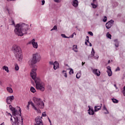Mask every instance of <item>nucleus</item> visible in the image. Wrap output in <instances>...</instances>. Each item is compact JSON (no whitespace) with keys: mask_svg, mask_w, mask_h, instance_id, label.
<instances>
[{"mask_svg":"<svg viewBox=\"0 0 125 125\" xmlns=\"http://www.w3.org/2000/svg\"><path fill=\"white\" fill-rule=\"evenodd\" d=\"M81 74L80 73H78L76 75L77 79H80L81 78Z\"/></svg>","mask_w":125,"mask_h":125,"instance_id":"29","label":"nucleus"},{"mask_svg":"<svg viewBox=\"0 0 125 125\" xmlns=\"http://www.w3.org/2000/svg\"><path fill=\"white\" fill-rule=\"evenodd\" d=\"M93 72L94 75H96L97 77H99V76H100V71L98 69H94L93 70Z\"/></svg>","mask_w":125,"mask_h":125,"instance_id":"14","label":"nucleus"},{"mask_svg":"<svg viewBox=\"0 0 125 125\" xmlns=\"http://www.w3.org/2000/svg\"><path fill=\"white\" fill-rule=\"evenodd\" d=\"M3 70H4L7 73H9V70H8V67L6 66H3L2 67Z\"/></svg>","mask_w":125,"mask_h":125,"instance_id":"20","label":"nucleus"},{"mask_svg":"<svg viewBox=\"0 0 125 125\" xmlns=\"http://www.w3.org/2000/svg\"><path fill=\"white\" fill-rule=\"evenodd\" d=\"M49 64H50V65H53V64H54V63H53V62H50Z\"/></svg>","mask_w":125,"mask_h":125,"instance_id":"39","label":"nucleus"},{"mask_svg":"<svg viewBox=\"0 0 125 125\" xmlns=\"http://www.w3.org/2000/svg\"><path fill=\"white\" fill-rule=\"evenodd\" d=\"M35 122L37 125H43V124L42 123V118L40 117H37L35 119Z\"/></svg>","mask_w":125,"mask_h":125,"instance_id":"8","label":"nucleus"},{"mask_svg":"<svg viewBox=\"0 0 125 125\" xmlns=\"http://www.w3.org/2000/svg\"><path fill=\"white\" fill-rule=\"evenodd\" d=\"M101 109V106H95V112H97V111H99Z\"/></svg>","mask_w":125,"mask_h":125,"instance_id":"21","label":"nucleus"},{"mask_svg":"<svg viewBox=\"0 0 125 125\" xmlns=\"http://www.w3.org/2000/svg\"><path fill=\"white\" fill-rule=\"evenodd\" d=\"M112 101L113 103H119V101L116 99H112Z\"/></svg>","mask_w":125,"mask_h":125,"instance_id":"26","label":"nucleus"},{"mask_svg":"<svg viewBox=\"0 0 125 125\" xmlns=\"http://www.w3.org/2000/svg\"><path fill=\"white\" fill-rule=\"evenodd\" d=\"M89 109H88V114L89 115H94V110H93V108H90V106H88Z\"/></svg>","mask_w":125,"mask_h":125,"instance_id":"15","label":"nucleus"},{"mask_svg":"<svg viewBox=\"0 0 125 125\" xmlns=\"http://www.w3.org/2000/svg\"><path fill=\"white\" fill-rule=\"evenodd\" d=\"M107 73L108 74V76H109V77H111L112 75V70H111V67L107 66Z\"/></svg>","mask_w":125,"mask_h":125,"instance_id":"13","label":"nucleus"},{"mask_svg":"<svg viewBox=\"0 0 125 125\" xmlns=\"http://www.w3.org/2000/svg\"><path fill=\"white\" fill-rule=\"evenodd\" d=\"M73 50H74L75 52H78V46L77 45H73Z\"/></svg>","mask_w":125,"mask_h":125,"instance_id":"18","label":"nucleus"},{"mask_svg":"<svg viewBox=\"0 0 125 125\" xmlns=\"http://www.w3.org/2000/svg\"><path fill=\"white\" fill-rule=\"evenodd\" d=\"M114 86H116V85H114Z\"/></svg>","mask_w":125,"mask_h":125,"instance_id":"53","label":"nucleus"},{"mask_svg":"<svg viewBox=\"0 0 125 125\" xmlns=\"http://www.w3.org/2000/svg\"><path fill=\"white\" fill-rule=\"evenodd\" d=\"M94 3H95L94 2H93L91 4L93 8H96V7H97V5H96Z\"/></svg>","mask_w":125,"mask_h":125,"instance_id":"27","label":"nucleus"},{"mask_svg":"<svg viewBox=\"0 0 125 125\" xmlns=\"http://www.w3.org/2000/svg\"><path fill=\"white\" fill-rule=\"evenodd\" d=\"M42 5H43L44 3H45V1H44V0H42Z\"/></svg>","mask_w":125,"mask_h":125,"instance_id":"38","label":"nucleus"},{"mask_svg":"<svg viewBox=\"0 0 125 125\" xmlns=\"http://www.w3.org/2000/svg\"><path fill=\"white\" fill-rule=\"evenodd\" d=\"M93 2H94V3H95V2H96V0H93Z\"/></svg>","mask_w":125,"mask_h":125,"instance_id":"45","label":"nucleus"},{"mask_svg":"<svg viewBox=\"0 0 125 125\" xmlns=\"http://www.w3.org/2000/svg\"><path fill=\"white\" fill-rule=\"evenodd\" d=\"M30 104H31L32 109H34V110H35L38 113H41V110H40V109H39L38 107H36V105H35V104H34V103H33L32 102H29L28 103V105L27 106V108L28 110L30 109V106H29Z\"/></svg>","mask_w":125,"mask_h":125,"instance_id":"7","label":"nucleus"},{"mask_svg":"<svg viewBox=\"0 0 125 125\" xmlns=\"http://www.w3.org/2000/svg\"><path fill=\"white\" fill-rule=\"evenodd\" d=\"M35 39H33L31 42L30 43H32L33 47L34 48H38L39 45H38V42H35Z\"/></svg>","mask_w":125,"mask_h":125,"instance_id":"11","label":"nucleus"},{"mask_svg":"<svg viewBox=\"0 0 125 125\" xmlns=\"http://www.w3.org/2000/svg\"><path fill=\"white\" fill-rule=\"evenodd\" d=\"M72 5L74 7L77 8L79 6V1L78 0H73L72 1Z\"/></svg>","mask_w":125,"mask_h":125,"instance_id":"12","label":"nucleus"},{"mask_svg":"<svg viewBox=\"0 0 125 125\" xmlns=\"http://www.w3.org/2000/svg\"><path fill=\"white\" fill-rule=\"evenodd\" d=\"M103 21H104V22H106V21H107V17L104 16Z\"/></svg>","mask_w":125,"mask_h":125,"instance_id":"34","label":"nucleus"},{"mask_svg":"<svg viewBox=\"0 0 125 125\" xmlns=\"http://www.w3.org/2000/svg\"><path fill=\"white\" fill-rule=\"evenodd\" d=\"M54 30H57V26L55 25L53 28L51 30V31H53Z\"/></svg>","mask_w":125,"mask_h":125,"instance_id":"33","label":"nucleus"},{"mask_svg":"<svg viewBox=\"0 0 125 125\" xmlns=\"http://www.w3.org/2000/svg\"><path fill=\"white\" fill-rule=\"evenodd\" d=\"M94 54H95V51H94V49L93 48L92 49V51L91 53V57H93L94 56Z\"/></svg>","mask_w":125,"mask_h":125,"instance_id":"23","label":"nucleus"},{"mask_svg":"<svg viewBox=\"0 0 125 125\" xmlns=\"http://www.w3.org/2000/svg\"><path fill=\"white\" fill-rule=\"evenodd\" d=\"M41 60V55L38 53L34 54L33 55V58L30 59L29 62L28 63L31 66H33V65H35L38 62H40Z\"/></svg>","mask_w":125,"mask_h":125,"instance_id":"6","label":"nucleus"},{"mask_svg":"<svg viewBox=\"0 0 125 125\" xmlns=\"http://www.w3.org/2000/svg\"><path fill=\"white\" fill-rule=\"evenodd\" d=\"M42 117H46V114L45 113V112L42 113Z\"/></svg>","mask_w":125,"mask_h":125,"instance_id":"35","label":"nucleus"},{"mask_svg":"<svg viewBox=\"0 0 125 125\" xmlns=\"http://www.w3.org/2000/svg\"><path fill=\"white\" fill-rule=\"evenodd\" d=\"M113 23H114V21L112 20L107 22L105 24L106 29H110V28L113 26Z\"/></svg>","mask_w":125,"mask_h":125,"instance_id":"10","label":"nucleus"},{"mask_svg":"<svg viewBox=\"0 0 125 125\" xmlns=\"http://www.w3.org/2000/svg\"><path fill=\"white\" fill-rule=\"evenodd\" d=\"M62 74H63L64 77H65V78H67V72H66V71H63Z\"/></svg>","mask_w":125,"mask_h":125,"instance_id":"28","label":"nucleus"},{"mask_svg":"<svg viewBox=\"0 0 125 125\" xmlns=\"http://www.w3.org/2000/svg\"><path fill=\"white\" fill-rule=\"evenodd\" d=\"M115 46H116V47H119V43H116Z\"/></svg>","mask_w":125,"mask_h":125,"instance_id":"40","label":"nucleus"},{"mask_svg":"<svg viewBox=\"0 0 125 125\" xmlns=\"http://www.w3.org/2000/svg\"><path fill=\"white\" fill-rule=\"evenodd\" d=\"M28 30H29V26L24 23L21 24H17L15 26V34L17 36L22 37L24 35L27 34Z\"/></svg>","mask_w":125,"mask_h":125,"instance_id":"3","label":"nucleus"},{"mask_svg":"<svg viewBox=\"0 0 125 125\" xmlns=\"http://www.w3.org/2000/svg\"><path fill=\"white\" fill-rule=\"evenodd\" d=\"M33 101L35 104V106L39 109H43L44 108V104L43 102L42 101L41 98H37V97H34L33 98Z\"/></svg>","mask_w":125,"mask_h":125,"instance_id":"5","label":"nucleus"},{"mask_svg":"<svg viewBox=\"0 0 125 125\" xmlns=\"http://www.w3.org/2000/svg\"><path fill=\"white\" fill-rule=\"evenodd\" d=\"M103 108L104 110L106 111V113H105V114H109V111H108V110H107V108H106V106L105 105H104Z\"/></svg>","mask_w":125,"mask_h":125,"instance_id":"31","label":"nucleus"},{"mask_svg":"<svg viewBox=\"0 0 125 125\" xmlns=\"http://www.w3.org/2000/svg\"><path fill=\"white\" fill-rule=\"evenodd\" d=\"M14 100V96H9L6 99V102L7 104H11L12 101Z\"/></svg>","mask_w":125,"mask_h":125,"instance_id":"9","label":"nucleus"},{"mask_svg":"<svg viewBox=\"0 0 125 125\" xmlns=\"http://www.w3.org/2000/svg\"><path fill=\"white\" fill-rule=\"evenodd\" d=\"M110 63H111V61L109 60L108 61V64H110Z\"/></svg>","mask_w":125,"mask_h":125,"instance_id":"48","label":"nucleus"},{"mask_svg":"<svg viewBox=\"0 0 125 125\" xmlns=\"http://www.w3.org/2000/svg\"><path fill=\"white\" fill-rule=\"evenodd\" d=\"M35 125H38V124H35Z\"/></svg>","mask_w":125,"mask_h":125,"instance_id":"52","label":"nucleus"},{"mask_svg":"<svg viewBox=\"0 0 125 125\" xmlns=\"http://www.w3.org/2000/svg\"><path fill=\"white\" fill-rule=\"evenodd\" d=\"M7 11H8V13H9V10L8 9V8L6 9Z\"/></svg>","mask_w":125,"mask_h":125,"instance_id":"47","label":"nucleus"},{"mask_svg":"<svg viewBox=\"0 0 125 125\" xmlns=\"http://www.w3.org/2000/svg\"><path fill=\"white\" fill-rule=\"evenodd\" d=\"M10 110L12 111V114L9 113V116H11L10 121L12 125H23V118L21 116V109L20 108L19 110H17L15 108L12 107V105H9Z\"/></svg>","mask_w":125,"mask_h":125,"instance_id":"1","label":"nucleus"},{"mask_svg":"<svg viewBox=\"0 0 125 125\" xmlns=\"http://www.w3.org/2000/svg\"><path fill=\"white\" fill-rule=\"evenodd\" d=\"M61 36L62 38H64L65 39H69V37L66 36L65 34H61Z\"/></svg>","mask_w":125,"mask_h":125,"instance_id":"32","label":"nucleus"},{"mask_svg":"<svg viewBox=\"0 0 125 125\" xmlns=\"http://www.w3.org/2000/svg\"><path fill=\"white\" fill-rule=\"evenodd\" d=\"M0 125H4V122H3L2 124H1Z\"/></svg>","mask_w":125,"mask_h":125,"instance_id":"49","label":"nucleus"},{"mask_svg":"<svg viewBox=\"0 0 125 125\" xmlns=\"http://www.w3.org/2000/svg\"><path fill=\"white\" fill-rule=\"evenodd\" d=\"M7 1H11L12 0H7Z\"/></svg>","mask_w":125,"mask_h":125,"instance_id":"50","label":"nucleus"},{"mask_svg":"<svg viewBox=\"0 0 125 125\" xmlns=\"http://www.w3.org/2000/svg\"><path fill=\"white\" fill-rule=\"evenodd\" d=\"M98 57H99L98 56H97L96 58H98Z\"/></svg>","mask_w":125,"mask_h":125,"instance_id":"51","label":"nucleus"},{"mask_svg":"<svg viewBox=\"0 0 125 125\" xmlns=\"http://www.w3.org/2000/svg\"><path fill=\"white\" fill-rule=\"evenodd\" d=\"M69 70V75H72V74H74V70H73V69L70 68Z\"/></svg>","mask_w":125,"mask_h":125,"instance_id":"30","label":"nucleus"},{"mask_svg":"<svg viewBox=\"0 0 125 125\" xmlns=\"http://www.w3.org/2000/svg\"><path fill=\"white\" fill-rule=\"evenodd\" d=\"M86 40H85V44H86V45H87V42H88V43H89V46H92V44H91V43L89 42V37H88V36H86Z\"/></svg>","mask_w":125,"mask_h":125,"instance_id":"16","label":"nucleus"},{"mask_svg":"<svg viewBox=\"0 0 125 125\" xmlns=\"http://www.w3.org/2000/svg\"><path fill=\"white\" fill-rule=\"evenodd\" d=\"M88 33L89 35H90V36H93V33H92V32L89 31Z\"/></svg>","mask_w":125,"mask_h":125,"instance_id":"36","label":"nucleus"},{"mask_svg":"<svg viewBox=\"0 0 125 125\" xmlns=\"http://www.w3.org/2000/svg\"><path fill=\"white\" fill-rule=\"evenodd\" d=\"M54 70H56L58 68H59V63L57 62H54Z\"/></svg>","mask_w":125,"mask_h":125,"instance_id":"17","label":"nucleus"},{"mask_svg":"<svg viewBox=\"0 0 125 125\" xmlns=\"http://www.w3.org/2000/svg\"><path fill=\"white\" fill-rule=\"evenodd\" d=\"M54 1H55V2H60V0H54Z\"/></svg>","mask_w":125,"mask_h":125,"instance_id":"41","label":"nucleus"},{"mask_svg":"<svg viewBox=\"0 0 125 125\" xmlns=\"http://www.w3.org/2000/svg\"><path fill=\"white\" fill-rule=\"evenodd\" d=\"M30 91L33 93H35V92H36V89H35L34 87L31 86L30 88Z\"/></svg>","mask_w":125,"mask_h":125,"instance_id":"22","label":"nucleus"},{"mask_svg":"<svg viewBox=\"0 0 125 125\" xmlns=\"http://www.w3.org/2000/svg\"><path fill=\"white\" fill-rule=\"evenodd\" d=\"M48 121L50 124V125H51V121H50V119H49V118H48Z\"/></svg>","mask_w":125,"mask_h":125,"instance_id":"44","label":"nucleus"},{"mask_svg":"<svg viewBox=\"0 0 125 125\" xmlns=\"http://www.w3.org/2000/svg\"><path fill=\"white\" fill-rule=\"evenodd\" d=\"M85 62H82V66H83Z\"/></svg>","mask_w":125,"mask_h":125,"instance_id":"46","label":"nucleus"},{"mask_svg":"<svg viewBox=\"0 0 125 125\" xmlns=\"http://www.w3.org/2000/svg\"><path fill=\"white\" fill-rule=\"evenodd\" d=\"M6 89H7L8 92H9V93H13V90H12V88H11V87H7Z\"/></svg>","mask_w":125,"mask_h":125,"instance_id":"19","label":"nucleus"},{"mask_svg":"<svg viewBox=\"0 0 125 125\" xmlns=\"http://www.w3.org/2000/svg\"><path fill=\"white\" fill-rule=\"evenodd\" d=\"M50 125H51V124H50Z\"/></svg>","mask_w":125,"mask_h":125,"instance_id":"54","label":"nucleus"},{"mask_svg":"<svg viewBox=\"0 0 125 125\" xmlns=\"http://www.w3.org/2000/svg\"><path fill=\"white\" fill-rule=\"evenodd\" d=\"M15 71H18L19 70V66L17 63L15 64Z\"/></svg>","mask_w":125,"mask_h":125,"instance_id":"24","label":"nucleus"},{"mask_svg":"<svg viewBox=\"0 0 125 125\" xmlns=\"http://www.w3.org/2000/svg\"><path fill=\"white\" fill-rule=\"evenodd\" d=\"M74 35H76V33H74L71 35V38H74Z\"/></svg>","mask_w":125,"mask_h":125,"instance_id":"42","label":"nucleus"},{"mask_svg":"<svg viewBox=\"0 0 125 125\" xmlns=\"http://www.w3.org/2000/svg\"><path fill=\"white\" fill-rule=\"evenodd\" d=\"M12 25H15V23L14 22V21H12Z\"/></svg>","mask_w":125,"mask_h":125,"instance_id":"43","label":"nucleus"},{"mask_svg":"<svg viewBox=\"0 0 125 125\" xmlns=\"http://www.w3.org/2000/svg\"><path fill=\"white\" fill-rule=\"evenodd\" d=\"M120 70H121V69L119 67H117V68H116L115 71H116V72H118V71H120Z\"/></svg>","mask_w":125,"mask_h":125,"instance_id":"37","label":"nucleus"},{"mask_svg":"<svg viewBox=\"0 0 125 125\" xmlns=\"http://www.w3.org/2000/svg\"><path fill=\"white\" fill-rule=\"evenodd\" d=\"M37 67L33 68L31 72H30V76L34 80L36 83V86L37 89H39L41 91H44V88L45 85L43 82L41 81V79L39 77H37Z\"/></svg>","mask_w":125,"mask_h":125,"instance_id":"2","label":"nucleus"},{"mask_svg":"<svg viewBox=\"0 0 125 125\" xmlns=\"http://www.w3.org/2000/svg\"><path fill=\"white\" fill-rule=\"evenodd\" d=\"M12 51L15 54V56L18 61H22L23 55H22V50L21 48L17 44L14 45L12 47Z\"/></svg>","mask_w":125,"mask_h":125,"instance_id":"4","label":"nucleus"},{"mask_svg":"<svg viewBox=\"0 0 125 125\" xmlns=\"http://www.w3.org/2000/svg\"><path fill=\"white\" fill-rule=\"evenodd\" d=\"M106 37L107 38H108V39H110V40H111L112 39V35H111V34H109V32H108L106 34Z\"/></svg>","mask_w":125,"mask_h":125,"instance_id":"25","label":"nucleus"}]
</instances>
